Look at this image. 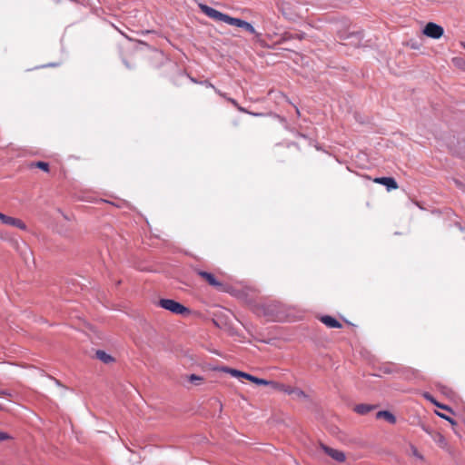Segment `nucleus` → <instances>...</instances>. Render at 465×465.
I'll list each match as a JSON object with an SVG mask.
<instances>
[{"label": "nucleus", "instance_id": "nucleus-1", "mask_svg": "<svg viewBox=\"0 0 465 465\" xmlns=\"http://www.w3.org/2000/svg\"><path fill=\"white\" fill-rule=\"evenodd\" d=\"M199 7L201 11L207 15L208 17L215 20V21H222L228 25H234L237 27L243 28L245 31L249 32L250 34H252L255 35L256 38L261 37V34L257 33L254 27L248 22L242 20L240 18L232 17L226 14H223L211 6H208L206 5L200 4Z\"/></svg>", "mask_w": 465, "mask_h": 465}, {"label": "nucleus", "instance_id": "nucleus-2", "mask_svg": "<svg viewBox=\"0 0 465 465\" xmlns=\"http://www.w3.org/2000/svg\"><path fill=\"white\" fill-rule=\"evenodd\" d=\"M194 272L202 280L206 282L210 286L213 287L219 292H227L230 290V286L220 281L213 273L203 271L201 269H194Z\"/></svg>", "mask_w": 465, "mask_h": 465}, {"label": "nucleus", "instance_id": "nucleus-3", "mask_svg": "<svg viewBox=\"0 0 465 465\" xmlns=\"http://www.w3.org/2000/svg\"><path fill=\"white\" fill-rule=\"evenodd\" d=\"M158 305L165 309L167 311H170L171 312L178 315H188L190 314V309L183 305L182 303L172 300V299H161L158 302Z\"/></svg>", "mask_w": 465, "mask_h": 465}, {"label": "nucleus", "instance_id": "nucleus-4", "mask_svg": "<svg viewBox=\"0 0 465 465\" xmlns=\"http://www.w3.org/2000/svg\"><path fill=\"white\" fill-rule=\"evenodd\" d=\"M422 32L426 36L430 38L439 39L443 35L444 29L442 26L435 23L430 22L425 25Z\"/></svg>", "mask_w": 465, "mask_h": 465}, {"label": "nucleus", "instance_id": "nucleus-5", "mask_svg": "<svg viewBox=\"0 0 465 465\" xmlns=\"http://www.w3.org/2000/svg\"><path fill=\"white\" fill-rule=\"evenodd\" d=\"M0 221L3 224L10 225L23 231L27 229L26 224L21 219L7 216L2 213H0Z\"/></svg>", "mask_w": 465, "mask_h": 465}, {"label": "nucleus", "instance_id": "nucleus-6", "mask_svg": "<svg viewBox=\"0 0 465 465\" xmlns=\"http://www.w3.org/2000/svg\"><path fill=\"white\" fill-rule=\"evenodd\" d=\"M321 448L328 456H330L334 460L338 462H344L346 460V455L343 451L332 449L324 444H321Z\"/></svg>", "mask_w": 465, "mask_h": 465}, {"label": "nucleus", "instance_id": "nucleus-7", "mask_svg": "<svg viewBox=\"0 0 465 465\" xmlns=\"http://www.w3.org/2000/svg\"><path fill=\"white\" fill-rule=\"evenodd\" d=\"M373 182L375 183L386 186L388 191L396 190L399 188L397 182L392 177H377L373 179Z\"/></svg>", "mask_w": 465, "mask_h": 465}, {"label": "nucleus", "instance_id": "nucleus-8", "mask_svg": "<svg viewBox=\"0 0 465 465\" xmlns=\"http://www.w3.org/2000/svg\"><path fill=\"white\" fill-rule=\"evenodd\" d=\"M216 94H218L220 96L226 99V101L231 103L238 111H240L242 113H245V114H250V112L248 110H246L244 107L241 106L235 99L228 97L225 93H223L220 90H216ZM251 114L258 115L257 114H253V113H251Z\"/></svg>", "mask_w": 465, "mask_h": 465}, {"label": "nucleus", "instance_id": "nucleus-9", "mask_svg": "<svg viewBox=\"0 0 465 465\" xmlns=\"http://www.w3.org/2000/svg\"><path fill=\"white\" fill-rule=\"evenodd\" d=\"M320 321L324 325H326L328 328H341L342 327V324L338 320H336L335 318H333L332 316H330V315L322 316L320 318Z\"/></svg>", "mask_w": 465, "mask_h": 465}, {"label": "nucleus", "instance_id": "nucleus-10", "mask_svg": "<svg viewBox=\"0 0 465 465\" xmlns=\"http://www.w3.org/2000/svg\"><path fill=\"white\" fill-rule=\"evenodd\" d=\"M95 358L105 364L114 362V358L102 350H97L95 351Z\"/></svg>", "mask_w": 465, "mask_h": 465}, {"label": "nucleus", "instance_id": "nucleus-11", "mask_svg": "<svg viewBox=\"0 0 465 465\" xmlns=\"http://www.w3.org/2000/svg\"><path fill=\"white\" fill-rule=\"evenodd\" d=\"M377 419H383L387 420L391 424H394L396 422V417L388 411H380L376 413Z\"/></svg>", "mask_w": 465, "mask_h": 465}, {"label": "nucleus", "instance_id": "nucleus-12", "mask_svg": "<svg viewBox=\"0 0 465 465\" xmlns=\"http://www.w3.org/2000/svg\"><path fill=\"white\" fill-rule=\"evenodd\" d=\"M225 371L230 373L233 377H236V378H240V377L241 378H245L248 381H250V378L252 377V375H251V374L242 372V371L235 370V369L227 368V369H225Z\"/></svg>", "mask_w": 465, "mask_h": 465}, {"label": "nucleus", "instance_id": "nucleus-13", "mask_svg": "<svg viewBox=\"0 0 465 465\" xmlns=\"http://www.w3.org/2000/svg\"><path fill=\"white\" fill-rule=\"evenodd\" d=\"M372 405L369 404H358L354 407V411L361 415H365L373 410Z\"/></svg>", "mask_w": 465, "mask_h": 465}, {"label": "nucleus", "instance_id": "nucleus-14", "mask_svg": "<svg viewBox=\"0 0 465 465\" xmlns=\"http://www.w3.org/2000/svg\"><path fill=\"white\" fill-rule=\"evenodd\" d=\"M30 168H39L43 170L45 173H48L50 171L49 169V163L42 161L38 162H33L29 164Z\"/></svg>", "mask_w": 465, "mask_h": 465}, {"label": "nucleus", "instance_id": "nucleus-15", "mask_svg": "<svg viewBox=\"0 0 465 465\" xmlns=\"http://www.w3.org/2000/svg\"><path fill=\"white\" fill-rule=\"evenodd\" d=\"M250 381H252L255 384H258V385H268L269 383H271L270 381H268L266 380L260 379L255 376H252V378H250Z\"/></svg>", "mask_w": 465, "mask_h": 465}, {"label": "nucleus", "instance_id": "nucleus-16", "mask_svg": "<svg viewBox=\"0 0 465 465\" xmlns=\"http://www.w3.org/2000/svg\"><path fill=\"white\" fill-rule=\"evenodd\" d=\"M452 62L458 67H464L465 66V62L461 58H458V57L453 58Z\"/></svg>", "mask_w": 465, "mask_h": 465}, {"label": "nucleus", "instance_id": "nucleus-17", "mask_svg": "<svg viewBox=\"0 0 465 465\" xmlns=\"http://www.w3.org/2000/svg\"><path fill=\"white\" fill-rule=\"evenodd\" d=\"M189 381L191 382H195V381H203V379L201 376H198V375H195V374H191L189 376Z\"/></svg>", "mask_w": 465, "mask_h": 465}, {"label": "nucleus", "instance_id": "nucleus-18", "mask_svg": "<svg viewBox=\"0 0 465 465\" xmlns=\"http://www.w3.org/2000/svg\"><path fill=\"white\" fill-rule=\"evenodd\" d=\"M305 35H306L304 33H301V34H296L294 35H292L291 38L302 40L305 38Z\"/></svg>", "mask_w": 465, "mask_h": 465}, {"label": "nucleus", "instance_id": "nucleus-19", "mask_svg": "<svg viewBox=\"0 0 465 465\" xmlns=\"http://www.w3.org/2000/svg\"><path fill=\"white\" fill-rule=\"evenodd\" d=\"M9 438L10 436L7 433L0 431V441L6 440Z\"/></svg>", "mask_w": 465, "mask_h": 465}, {"label": "nucleus", "instance_id": "nucleus-20", "mask_svg": "<svg viewBox=\"0 0 465 465\" xmlns=\"http://www.w3.org/2000/svg\"><path fill=\"white\" fill-rule=\"evenodd\" d=\"M438 415H439L440 417H441V418H443V419H445V420H449L450 422L454 423V421H453L450 418L447 417V416H446V414L438 413Z\"/></svg>", "mask_w": 465, "mask_h": 465}, {"label": "nucleus", "instance_id": "nucleus-21", "mask_svg": "<svg viewBox=\"0 0 465 465\" xmlns=\"http://www.w3.org/2000/svg\"><path fill=\"white\" fill-rule=\"evenodd\" d=\"M204 84H205L206 86H208V87L213 88L215 92H216V90H218V89H217V88H216L213 84H211V83H210V82H208V81H205V82H204Z\"/></svg>", "mask_w": 465, "mask_h": 465}, {"label": "nucleus", "instance_id": "nucleus-22", "mask_svg": "<svg viewBox=\"0 0 465 465\" xmlns=\"http://www.w3.org/2000/svg\"><path fill=\"white\" fill-rule=\"evenodd\" d=\"M438 407L441 408V409H444V410H450L447 406L445 405H441V404H439L437 402H434Z\"/></svg>", "mask_w": 465, "mask_h": 465}, {"label": "nucleus", "instance_id": "nucleus-23", "mask_svg": "<svg viewBox=\"0 0 465 465\" xmlns=\"http://www.w3.org/2000/svg\"><path fill=\"white\" fill-rule=\"evenodd\" d=\"M460 45H461V46H462L463 48H465V42H461V44H460Z\"/></svg>", "mask_w": 465, "mask_h": 465}]
</instances>
